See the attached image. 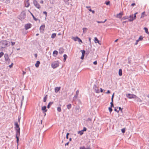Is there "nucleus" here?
Listing matches in <instances>:
<instances>
[{
	"label": "nucleus",
	"instance_id": "nucleus-8",
	"mask_svg": "<svg viewBox=\"0 0 149 149\" xmlns=\"http://www.w3.org/2000/svg\"><path fill=\"white\" fill-rule=\"evenodd\" d=\"M31 27V24L30 23L27 24L25 25V29L26 30H27Z\"/></svg>",
	"mask_w": 149,
	"mask_h": 149
},
{
	"label": "nucleus",
	"instance_id": "nucleus-55",
	"mask_svg": "<svg viewBox=\"0 0 149 149\" xmlns=\"http://www.w3.org/2000/svg\"><path fill=\"white\" fill-rule=\"evenodd\" d=\"M43 13L44 14H45V15L46 17H47V12L46 11H44L43 12Z\"/></svg>",
	"mask_w": 149,
	"mask_h": 149
},
{
	"label": "nucleus",
	"instance_id": "nucleus-64",
	"mask_svg": "<svg viewBox=\"0 0 149 149\" xmlns=\"http://www.w3.org/2000/svg\"><path fill=\"white\" fill-rule=\"evenodd\" d=\"M69 142H68L67 143H66L65 144V146H68V145L69 144Z\"/></svg>",
	"mask_w": 149,
	"mask_h": 149
},
{
	"label": "nucleus",
	"instance_id": "nucleus-40",
	"mask_svg": "<svg viewBox=\"0 0 149 149\" xmlns=\"http://www.w3.org/2000/svg\"><path fill=\"white\" fill-rule=\"evenodd\" d=\"M77 40L79 42H81V43H82V40L80 38H79L78 37V38Z\"/></svg>",
	"mask_w": 149,
	"mask_h": 149
},
{
	"label": "nucleus",
	"instance_id": "nucleus-53",
	"mask_svg": "<svg viewBox=\"0 0 149 149\" xmlns=\"http://www.w3.org/2000/svg\"><path fill=\"white\" fill-rule=\"evenodd\" d=\"M69 134L68 133L67 134L66 136V138L67 139H68V135Z\"/></svg>",
	"mask_w": 149,
	"mask_h": 149
},
{
	"label": "nucleus",
	"instance_id": "nucleus-63",
	"mask_svg": "<svg viewBox=\"0 0 149 149\" xmlns=\"http://www.w3.org/2000/svg\"><path fill=\"white\" fill-rule=\"evenodd\" d=\"M87 120L91 121L92 120V119L91 118H88L87 119Z\"/></svg>",
	"mask_w": 149,
	"mask_h": 149
},
{
	"label": "nucleus",
	"instance_id": "nucleus-47",
	"mask_svg": "<svg viewBox=\"0 0 149 149\" xmlns=\"http://www.w3.org/2000/svg\"><path fill=\"white\" fill-rule=\"evenodd\" d=\"M145 12H143L142 14H141V18H142V17H144V16H143V15L145 14Z\"/></svg>",
	"mask_w": 149,
	"mask_h": 149
},
{
	"label": "nucleus",
	"instance_id": "nucleus-31",
	"mask_svg": "<svg viewBox=\"0 0 149 149\" xmlns=\"http://www.w3.org/2000/svg\"><path fill=\"white\" fill-rule=\"evenodd\" d=\"M78 133L79 134L81 135H82L84 133V132L82 130L79 131L78 132Z\"/></svg>",
	"mask_w": 149,
	"mask_h": 149
},
{
	"label": "nucleus",
	"instance_id": "nucleus-59",
	"mask_svg": "<svg viewBox=\"0 0 149 149\" xmlns=\"http://www.w3.org/2000/svg\"><path fill=\"white\" fill-rule=\"evenodd\" d=\"M13 63H12L11 65H9V67L10 68H11L13 66Z\"/></svg>",
	"mask_w": 149,
	"mask_h": 149
},
{
	"label": "nucleus",
	"instance_id": "nucleus-51",
	"mask_svg": "<svg viewBox=\"0 0 149 149\" xmlns=\"http://www.w3.org/2000/svg\"><path fill=\"white\" fill-rule=\"evenodd\" d=\"M114 96V93H113V94L112 95V97H111V100H112V101H113V98Z\"/></svg>",
	"mask_w": 149,
	"mask_h": 149
},
{
	"label": "nucleus",
	"instance_id": "nucleus-13",
	"mask_svg": "<svg viewBox=\"0 0 149 149\" xmlns=\"http://www.w3.org/2000/svg\"><path fill=\"white\" fill-rule=\"evenodd\" d=\"M123 15V13L120 12L116 16V17L117 18H121L122 17Z\"/></svg>",
	"mask_w": 149,
	"mask_h": 149
},
{
	"label": "nucleus",
	"instance_id": "nucleus-20",
	"mask_svg": "<svg viewBox=\"0 0 149 149\" xmlns=\"http://www.w3.org/2000/svg\"><path fill=\"white\" fill-rule=\"evenodd\" d=\"M53 102H50L48 104L47 106V108L48 109H49L50 108V106L53 104Z\"/></svg>",
	"mask_w": 149,
	"mask_h": 149
},
{
	"label": "nucleus",
	"instance_id": "nucleus-5",
	"mask_svg": "<svg viewBox=\"0 0 149 149\" xmlns=\"http://www.w3.org/2000/svg\"><path fill=\"white\" fill-rule=\"evenodd\" d=\"M59 65V62L58 61H55L52 64V67L53 68H55Z\"/></svg>",
	"mask_w": 149,
	"mask_h": 149
},
{
	"label": "nucleus",
	"instance_id": "nucleus-11",
	"mask_svg": "<svg viewBox=\"0 0 149 149\" xmlns=\"http://www.w3.org/2000/svg\"><path fill=\"white\" fill-rule=\"evenodd\" d=\"M45 26V25L43 24L40 27V30L41 32L43 31L44 30Z\"/></svg>",
	"mask_w": 149,
	"mask_h": 149
},
{
	"label": "nucleus",
	"instance_id": "nucleus-23",
	"mask_svg": "<svg viewBox=\"0 0 149 149\" xmlns=\"http://www.w3.org/2000/svg\"><path fill=\"white\" fill-rule=\"evenodd\" d=\"M144 29L145 30V31L146 33L148 34H149V32H148V29L147 28L144 27Z\"/></svg>",
	"mask_w": 149,
	"mask_h": 149
},
{
	"label": "nucleus",
	"instance_id": "nucleus-49",
	"mask_svg": "<svg viewBox=\"0 0 149 149\" xmlns=\"http://www.w3.org/2000/svg\"><path fill=\"white\" fill-rule=\"evenodd\" d=\"M136 5V4L135 3H132L131 5V6H135Z\"/></svg>",
	"mask_w": 149,
	"mask_h": 149
},
{
	"label": "nucleus",
	"instance_id": "nucleus-26",
	"mask_svg": "<svg viewBox=\"0 0 149 149\" xmlns=\"http://www.w3.org/2000/svg\"><path fill=\"white\" fill-rule=\"evenodd\" d=\"M31 15H32L33 19L36 21H37L38 20V19L36 18L33 15V14L32 13H31Z\"/></svg>",
	"mask_w": 149,
	"mask_h": 149
},
{
	"label": "nucleus",
	"instance_id": "nucleus-62",
	"mask_svg": "<svg viewBox=\"0 0 149 149\" xmlns=\"http://www.w3.org/2000/svg\"><path fill=\"white\" fill-rule=\"evenodd\" d=\"M79 92V90H77L76 91V94H77V95H78Z\"/></svg>",
	"mask_w": 149,
	"mask_h": 149
},
{
	"label": "nucleus",
	"instance_id": "nucleus-61",
	"mask_svg": "<svg viewBox=\"0 0 149 149\" xmlns=\"http://www.w3.org/2000/svg\"><path fill=\"white\" fill-rule=\"evenodd\" d=\"M110 93V91L109 90H108L107 92L106 93L108 94V93Z\"/></svg>",
	"mask_w": 149,
	"mask_h": 149
},
{
	"label": "nucleus",
	"instance_id": "nucleus-24",
	"mask_svg": "<svg viewBox=\"0 0 149 149\" xmlns=\"http://www.w3.org/2000/svg\"><path fill=\"white\" fill-rule=\"evenodd\" d=\"M67 57H68V56L66 54H64L63 55V57H64L63 60H64V61H66V59L67 58Z\"/></svg>",
	"mask_w": 149,
	"mask_h": 149
},
{
	"label": "nucleus",
	"instance_id": "nucleus-25",
	"mask_svg": "<svg viewBox=\"0 0 149 149\" xmlns=\"http://www.w3.org/2000/svg\"><path fill=\"white\" fill-rule=\"evenodd\" d=\"M129 18V17L128 16H125V17H123L122 19V20H124L126 19H127Z\"/></svg>",
	"mask_w": 149,
	"mask_h": 149
},
{
	"label": "nucleus",
	"instance_id": "nucleus-18",
	"mask_svg": "<svg viewBox=\"0 0 149 149\" xmlns=\"http://www.w3.org/2000/svg\"><path fill=\"white\" fill-rule=\"evenodd\" d=\"M40 62L39 61H37L36 63L35 64L36 67L37 68L38 67L39 65V64H40Z\"/></svg>",
	"mask_w": 149,
	"mask_h": 149
},
{
	"label": "nucleus",
	"instance_id": "nucleus-27",
	"mask_svg": "<svg viewBox=\"0 0 149 149\" xmlns=\"http://www.w3.org/2000/svg\"><path fill=\"white\" fill-rule=\"evenodd\" d=\"M47 95H46V96L44 97L43 100V102H46L47 99Z\"/></svg>",
	"mask_w": 149,
	"mask_h": 149
},
{
	"label": "nucleus",
	"instance_id": "nucleus-46",
	"mask_svg": "<svg viewBox=\"0 0 149 149\" xmlns=\"http://www.w3.org/2000/svg\"><path fill=\"white\" fill-rule=\"evenodd\" d=\"M78 95H77V94L74 96V97H73V99L74 100L75 99H76V98L77 97Z\"/></svg>",
	"mask_w": 149,
	"mask_h": 149
},
{
	"label": "nucleus",
	"instance_id": "nucleus-32",
	"mask_svg": "<svg viewBox=\"0 0 149 149\" xmlns=\"http://www.w3.org/2000/svg\"><path fill=\"white\" fill-rule=\"evenodd\" d=\"M69 0H64V1L65 3L67 5H69V3L68 2Z\"/></svg>",
	"mask_w": 149,
	"mask_h": 149
},
{
	"label": "nucleus",
	"instance_id": "nucleus-43",
	"mask_svg": "<svg viewBox=\"0 0 149 149\" xmlns=\"http://www.w3.org/2000/svg\"><path fill=\"white\" fill-rule=\"evenodd\" d=\"M121 132L123 133H124L125 132V128H123L121 129Z\"/></svg>",
	"mask_w": 149,
	"mask_h": 149
},
{
	"label": "nucleus",
	"instance_id": "nucleus-17",
	"mask_svg": "<svg viewBox=\"0 0 149 149\" xmlns=\"http://www.w3.org/2000/svg\"><path fill=\"white\" fill-rule=\"evenodd\" d=\"M64 52L63 49L62 48H60L59 50V53L60 54H62Z\"/></svg>",
	"mask_w": 149,
	"mask_h": 149
},
{
	"label": "nucleus",
	"instance_id": "nucleus-15",
	"mask_svg": "<svg viewBox=\"0 0 149 149\" xmlns=\"http://www.w3.org/2000/svg\"><path fill=\"white\" fill-rule=\"evenodd\" d=\"M58 52L56 50H54L53 53V55L54 57H56L58 54Z\"/></svg>",
	"mask_w": 149,
	"mask_h": 149
},
{
	"label": "nucleus",
	"instance_id": "nucleus-52",
	"mask_svg": "<svg viewBox=\"0 0 149 149\" xmlns=\"http://www.w3.org/2000/svg\"><path fill=\"white\" fill-rule=\"evenodd\" d=\"M85 55H81V59L83 60L84 59V56Z\"/></svg>",
	"mask_w": 149,
	"mask_h": 149
},
{
	"label": "nucleus",
	"instance_id": "nucleus-41",
	"mask_svg": "<svg viewBox=\"0 0 149 149\" xmlns=\"http://www.w3.org/2000/svg\"><path fill=\"white\" fill-rule=\"evenodd\" d=\"M4 55V53L3 52H0V58L2 57V56Z\"/></svg>",
	"mask_w": 149,
	"mask_h": 149
},
{
	"label": "nucleus",
	"instance_id": "nucleus-1",
	"mask_svg": "<svg viewBox=\"0 0 149 149\" xmlns=\"http://www.w3.org/2000/svg\"><path fill=\"white\" fill-rule=\"evenodd\" d=\"M8 45V41L6 40H2L0 42V48H4Z\"/></svg>",
	"mask_w": 149,
	"mask_h": 149
},
{
	"label": "nucleus",
	"instance_id": "nucleus-48",
	"mask_svg": "<svg viewBox=\"0 0 149 149\" xmlns=\"http://www.w3.org/2000/svg\"><path fill=\"white\" fill-rule=\"evenodd\" d=\"M87 130V129L86 127H84V128H83V130H82L84 132V131H86Z\"/></svg>",
	"mask_w": 149,
	"mask_h": 149
},
{
	"label": "nucleus",
	"instance_id": "nucleus-34",
	"mask_svg": "<svg viewBox=\"0 0 149 149\" xmlns=\"http://www.w3.org/2000/svg\"><path fill=\"white\" fill-rule=\"evenodd\" d=\"M78 37L76 36V37H73L72 39L75 41H76L77 40Z\"/></svg>",
	"mask_w": 149,
	"mask_h": 149
},
{
	"label": "nucleus",
	"instance_id": "nucleus-19",
	"mask_svg": "<svg viewBox=\"0 0 149 149\" xmlns=\"http://www.w3.org/2000/svg\"><path fill=\"white\" fill-rule=\"evenodd\" d=\"M94 40L95 42V43H98L99 44H100V41L98 40L97 37H95L94 38Z\"/></svg>",
	"mask_w": 149,
	"mask_h": 149
},
{
	"label": "nucleus",
	"instance_id": "nucleus-57",
	"mask_svg": "<svg viewBox=\"0 0 149 149\" xmlns=\"http://www.w3.org/2000/svg\"><path fill=\"white\" fill-rule=\"evenodd\" d=\"M20 118H21V117H20V116H19L18 117V122L19 123L20 122Z\"/></svg>",
	"mask_w": 149,
	"mask_h": 149
},
{
	"label": "nucleus",
	"instance_id": "nucleus-33",
	"mask_svg": "<svg viewBox=\"0 0 149 149\" xmlns=\"http://www.w3.org/2000/svg\"><path fill=\"white\" fill-rule=\"evenodd\" d=\"M106 21H107V19H106L104 21H97V22L98 23H104Z\"/></svg>",
	"mask_w": 149,
	"mask_h": 149
},
{
	"label": "nucleus",
	"instance_id": "nucleus-44",
	"mask_svg": "<svg viewBox=\"0 0 149 149\" xmlns=\"http://www.w3.org/2000/svg\"><path fill=\"white\" fill-rule=\"evenodd\" d=\"M85 147L84 146H81L79 148V149H86Z\"/></svg>",
	"mask_w": 149,
	"mask_h": 149
},
{
	"label": "nucleus",
	"instance_id": "nucleus-60",
	"mask_svg": "<svg viewBox=\"0 0 149 149\" xmlns=\"http://www.w3.org/2000/svg\"><path fill=\"white\" fill-rule=\"evenodd\" d=\"M129 17V18L130 17V18H131V17H133V15H130Z\"/></svg>",
	"mask_w": 149,
	"mask_h": 149
},
{
	"label": "nucleus",
	"instance_id": "nucleus-45",
	"mask_svg": "<svg viewBox=\"0 0 149 149\" xmlns=\"http://www.w3.org/2000/svg\"><path fill=\"white\" fill-rule=\"evenodd\" d=\"M106 4L107 5H109L110 4V2L109 1H108L105 2Z\"/></svg>",
	"mask_w": 149,
	"mask_h": 149
},
{
	"label": "nucleus",
	"instance_id": "nucleus-28",
	"mask_svg": "<svg viewBox=\"0 0 149 149\" xmlns=\"http://www.w3.org/2000/svg\"><path fill=\"white\" fill-rule=\"evenodd\" d=\"M67 108L68 109H70L71 108V107H72L71 104H69L67 105Z\"/></svg>",
	"mask_w": 149,
	"mask_h": 149
},
{
	"label": "nucleus",
	"instance_id": "nucleus-37",
	"mask_svg": "<svg viewBox=\"0 0 149 149\" xmlns=\"http://www.w3.org/2000/svg\"><path fill=\"white\" fill-rule=\"evenodd\" d=\"M118 74H122V70L121 69H119Z\"/></svg>",
	"mask_w": 149,
	"mask_h": 149
},
{
	"label": "nucleus",
	"instance_id": "nucleus-7",
	"mask_svg": "<svg viewBox=\"0 0 149 149\" xmlns=\"http://www.w3.org/2000/svg\"><path fill=\"white\" fill-rule=\"evenodd\" d=\"M93 89L95 90L96 93H99V91L98 90V87L95 84H94L93 87Z\"/></svg>",
	"mask_w": 149,
	"mask_h": 149
},
{
	"label": "nucleus",
	"instance_id": "nucleus-54",
	"mask_svg": "<svg viewBox=\"0 0 149 149\" xmlns=\"http://www.w3.org/2000/svg\"><path fill=\"white\" fill-rule=\"evenodd\" d=\"M11 42V43L12 46L14 45H15V42Z\"/></svg>",
	"mask_w": 149,
	"mask_h": 149
},
{
	"label": "nucleus",
	"instance_id": "nucleus-3",
	"mask_svg": "<svg viewBox=\"0 0 149 149\" xmlns=\"http://www.w3.org/2000/svg\"><path fill=\"white\" fill-rule=\"evenodd\" d=\"M33 2L36 7L40 10V9L41 6L38 2L36 0H33Z\"/></svg>",
	"mask_w": 149,
	"mask_h": 149
},
{
	"label": "nucleus",
	"instance_id": "nucleus-50",
	"mask_svg": "<svg viewBox=\"0 0 149 149\" xmlns=\"http://www.w3.org/2000/svg\"><path fill=\"white\" fill-rule=\"evenodd\" d=\"M118 108L119 109L118 110H119V111H120L121 112H122L123 109H122L121 107H119Z\"/></svg>",
	"mask_w": 149,
	"mask_h": 149
},
{
	"label": "nucleus",
	"instance_id": "nucleus-38",
	"mask_svg": "<svg viewBox=\"0 0 149 149\" xmlns=\"http://www.w3.org/2000/svg\"><path fill=\"white\" fill-rule=\"evenodd\" d=\"M118 108V107H115L114 110L115 111L117 112L118 113L119 112V110H117V109Z\"/></svg>",
	"mask_w": 149,
	"mask_h": 149
},
{
	"label": "nucleus",
	"instance_id": "nucleus-21",
	"mask_svg": "<svg viewBox=\"0 0 149 149\" xmlns=\"http://www.w3.org/2000/svg\"><path fill=\"white\" fill-rule=\"evenodd\" d=\"M15 128L16 129H18L20 128L19 127V125L18 123L17 122H15Z\"/></svg>",
	"mask_w": 149,
	"mask_h": 149
},
{
	"label": "nucleus",
	"instance_id": "nucleus-36",
	"mask_svg": "<svg viewBox=\"0 0 149 149\" xmlns=\"http://www.w3.org/2000/svg\"><path fill=\"white\" fill-rule=\"evenodd\" d=\"M143 39V37L142 36H140L138 39V41L142 40Z\"/></svg>",
	"mask_w": 149,
	"mask_h": 149
},
{
	"label": "nucleus",
	"instance_id": "nucleus-22",
	"mask_svg": "<svg viewBox=\"0 0 149 149\" xmlns=\"http://www.w3.org/2000/svg\"><path fill=\"white\" fill-rule=\"evenodd\" d=\"M56 36V33H53L52 34L51 37L52 38H55Z\"/></svg>",
	"mask_w": 149,
	"mask_h": 149
},
{
	"label": "nucleus",
	"instance_id": "nucleus-35",
	"mask_svg": "<svg viewBox=\"0 0 149 149\" xmlns=\"http://www.w3.org/2000/svg\"><path fill=\"white\" fill-rule=\"evenodd\" d=\"M57 111L59 112H60L61 111V108L60 107H58L57 108Z\"/></svg>",
	"mask_w": 149,
	"mask_h": 149
},
{
	"label": "nucleus",
	"instance_id": "nucleus-9",
	"mask_svg": "<svg viewBox=\"0 0 149 149\" xmlns=\"http://www.w3.org/2000/svg\"><path fill=\"white\" fill-rule=\"evenodd\" d=\"M24 4L25 6L26 7H28L30 5V3L29 2V0H27L26 1H24Z\"/></svg>",
	"mask_w": 149,
	"mask_h": 149
},
{
	"label": "nucleus",
	"instance_id": "nucleus-10",
	"mask_svg": "<svg viewBox=\"0 0 149 149\" xmlns=\"http://www.w3.org/2000/svg\"><path fill=\"white\" fill-rule=\"evenodd\" d=\"M20 17L22 19H24L26 17V14L24 12H22L20 15Z\"/></svg>",
	"mask_w": 149,
	"mask_h": 149
},
{
	"label": "nucleus",
	"instance_id": "nucleus-14",
	"mask_svg": "<svg viewBox=\"0 0 149 149\" xmlns=\"http://www.w3.org/2000/svg\"><path fill=\"white\" fill-rule=\"evenodd\" d=\"M134 16H133V17H132V19H128V21L130 22L136 19V16L135 14H134Z\"/></svg>",
	"mask_w": 149,
	"mask_h": 149
},
{
	"label": "nucleus",
	"instance_id": "nucleus-30",
	"mask_svg": "<svg viewBox=\"0 0 149 149\" xmlns=\"http://www.w3.org/2000/svg\"><path fill=\"white\" fill-rule=\"evenodd\" d=\"M80 52H81L82 55H85V51L84 50H81Z\"/></svg>",
	"mask_w": 149,
	"mask_h": 149
},
{
	"label": "nucleus",
	"instance_id": "nucleus-42",
	"mask_svg": "<svg viewBox=\"0 0 149 149\" xmlns=\"http://www.w3.org/2000/svg\"><path fill=\"white\" fill-rule=\"evenodd\" d=\"M109 111L110 113L111 112V111H112V109L111 107H109Z\"/></svg>",
	"mask_w": 149,
	"mask_h": 149
},
{
	"label": "nucleus",
	"instance_id": "nucleus-4",
	"mask_svg": "<svg viewBox=\"0 0 149 149\" xmlns=\"http://www.w3.org/2000/svg\"><path fill=\"white\" fill-rule=\"evenodd\" d=\"M126 97L129 99L136 98L137 97L134 94L129 93L126 95Z\"/></svg>",
	"mask_w": 149,
	"mask_h": 149
},
{
	"label": "nucleus",
	"instance_id": "nucleus-56",
	"mask_svg": "<svg viewBox=\"0 0 149 149\" xmlns=\"http://www.w3.org/2000/svg\"><path fill=\"white\" fill-rule=\"evenodd\" d=\"M93 64L95 65H96L97 64V61H95L93 62Z\"/></svg>",
	"mask_w": 149,
	"mask_h": 149
},
{
	"label": "nucleus",
	"instance_id": "nucleus-2",
	"mask_svg": "<svg viewBox=\"0 0 149 149\" xmlns=\"http://www.w3.org/2000/svg\"><path fill=\"white\" fill-rule=\"evenodd\" d=\"M15 130L16 131V137L17 139L16 141L17 143V147L18 146V143L19 142V136L20 135V128H19L18 129H16Z\"/></svg>",
	"mask_w": 149,
	"mask_h": 149
},
{
	"label": "nucleus",
	"instance_id": "nucleus-6",
	"mask_svg": "<svg viewBox=\"0 0 149 149\" xmlns=\"http://www.w3.org/2000/svg\"><path fill=\"white\" fill-rule=\"evenodd\" d=\"M4 57L5 59V60L6 61V62H8V63L9 62L10 60V59L9 58L8 56V54H5L4 55Z\"/></svg>",
	"mask_w": 149,
	"mask_h": 149
},
{
	"label": "nucleus",
	"instance_id": "nucleus-16",
	"mask_svg": "<svg viewBox=\"0 0 149 149\" xmlns=\"http://www.w3.org/2000/svg\"><path fill=\"white\" fill-rule=\"evenodd\" d=\"M61 87H57L55 88V91L56 93H57L58 91L60 90Z\"/></svg>",
	"mask_w": 149,
	"mask_h": 149
},
{
	"label": "nucleus",
	"instance_id": "nucleus-12",
	"mask_svg": "<svg viewBox=\"0 0 149 149\" xmlns=\"http://www.w3.org/2000/svg\"><path fill=\"white\" fill-rule=\"evenodd\" d=\"M42 110L43 111V113H45L46 112L47 110L46 109V107L45 106H44L42 107Z\"/></svg>",
	"mask_w": 149,
	"mask_h": 149
},
{
	"label": "nucleus",
	"instance_id": "nucleus-39",
	"mask_svg": "<svg viewBox=\"0 0 149 149\" xmlns=\"http://www.w3.org/2000/svg\"><path fill=\"white\" fill-rule=\"evenodd\" d=\"M88 10H89V11H90V12H91L93 14H94L95 13V11H94L93 10H92L91 9H88Z\"/></svg>",
	"mask_w": 149,
	"mask_h": 149
},
{
	"label": "nucleus",
	"instance_id": "nucleus-58",
	"mask_svg": "<svg viewBox=\"0 0 149 149\" xmlns=\"http://www.w3.org/2000/svg\"><path fill=\"white\" fill-rule=\"evenodd\" d=\"M139 41H138V40H137L136 41V42H135V45H137L138 43V42H139Z\"/></svg>",
	"mask_w": 149,
	"mask_h": 149
},
{
	"label": "nucleus",
	"instance_id": "nucleus-29",
	"mask_svg": "<svg viewBox=\"0 0 149 149\" xmlns=\"http://www.w3.org/2000/svg\"><path fill=\"white\" fill-rule=\"evenodd\" d=\"M82 29H83V33H85L86 32L87 30V28H83Z\"/></svg>",
	"mask_w": 149,
	"mask_h": 149
}]
</instances>
